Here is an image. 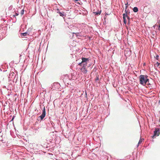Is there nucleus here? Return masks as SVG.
Returning <instances> with one entry per match:
<instances>
[{"label": "nucleus", "instance_id": "f8f14e48", "mask_svg": "<svg viewBox=\"0 0 160 160\" xmlns=\"http://www.w3.org/2000/svg\"><path fill=\"white\" fill-rule=\"evenodd\" d=\"M27 35V33L24 32L21 33V35L22 36H26Z\"/></svg>", "mask_w": 160, "mask_h": 160}, {"label": "nucleus", "instance_id": "ddd939ff", "mask_svg": "<svg viewBox=\"0 0 160 160\" xmlns=\"http://www.w3.org/2000/svg\"><path fill=\"white\" fill-rule=\"evenodd\" d=\"M143 141V139H140L138 142V144H139L141 143H142V142Z\"/></svg>", "mask_w": 160, "mask_h": 160}, {"label": "nucleus", "instance_id": "f3484780", "mask_svg": "<svg viewBox=\"0 0 160 160\" xmlns=\"http://www.w3.org/2000/svg\"><path fill=\"white\" fill-rule=\"evenodd\" d=\"M123 21H124V23H126V18L125 17H123Z\"/></svg>", "mask_w": 160, "mask_h": 160}, {"label": "nucleus", "instance_id": "a211bd4d", "mask_svg": "<svg viewBox=\"0 0 160 160\" xmlns=\"http://www.w3.org/2000/svg\"><path fill=\"white\" fill-rule=\"evenodd\" d=\"M18 13H15V15H13V16L14 17H15L16 16H18Z\"/></svg>", "mask_w": 160, "mask_h": 160}, {"label": "nucleus", "instance_id": "b1692460", "mask_svg": "<svg viewBox=\"0 0 160 160\" xmlns=\"http://www.w3.org/2000/svg\"><path fill=\"white\" fill-rule=\"evenodd\" d=\"M57 10L58 11L59 10V9H57Z\"/></svg>", "mask_w": 160, "mask_h": 160}, {"label": "nucleus", "instance_id": "1a4fd4ad", "mask_svg": "<svg viewBox=\"0 0 160 160\" xmlns=\"http://www.w3.org/2000/svg\"><path fill=\"white\" fill-rule=\"evenodd\" d=\"M58 12L59 13L60 16H61L63 17L64 15L63 14L64 12Z\"/></svg>", "mask_w": 160, "mask_h": 160}, {"label": "nucleus", "instance_id": "9d476101", "mask_svg": "<svg viewBox=\"0 0 160 160\" xmlns=\"http://www.w3.org/2000/svg\"><path fill=\"white\" fill-rule=\"evenodd\" d=\"M85 63H83L82 64V68H86V67L87 65V62H84Z\"/></svg>", "mask_w": 160, "mask_h": 160}, {"label": "nucleus", "instance_id": "4be33fe9", "mask_svg": "<svg viewBox=\"0 0 160 160\" xmlns=\"http://www.w3.org/2000/svg\"><path fill=\"white\" fill-rule=\"evenodd\" d=\"M73 0L76 2L78 1V0Z\"/></svg>", "mask_w": 160, "mask_h": 160}, {"label": "nucleus", "instance_id": "f03ea898", "mask_svg": "<svg viewBox=\"0 0 160 160\" xmlns=\"http://www.w3.org/2000/svg\"><path fill=\"white\" fill-rule=\"evenodd\" d=\"M160 134L159 129L156 128L155 131L154 132V135L152 136V138H154L156 136H158Z\"/></svg>", "mask_w": 160, "mask_h": 160}, {"label": "nucleus", "instance_id": "423d86ee", "mask_svg": "<svg viewBox=\"0 0 160 160\" xmlns=\"http://www.w3.org/2000/svg\"><path fill=\"white\" fill-rule=\"evenodd\" d=\"M46 115V113H42V115L39 117V118H40L41 120H42L45 117Z\"/></svg>", "mask_w": 160, "mask_h": 160}, {"label": "nucleus", "instance_id": "0eeeda50", "mask_svg": "<svg viewBox=\"0 0 160 160\" xmlns=\"http://www.w3.org/2000/svg\"><path fill=\"white\" fill-rule=\"evenodd\" d=\"M133 11L134 12H136L138 11V9L136 7H135L133 8Z\"/></svg>", "mask_w": 160, "mask_h": 160}, {"label": "nucleus", "instance_id": "aec40b11", "mask_svg": "<svg viewBox=\"0 0 160 160\" xmlns=\"http://www.w3.org/2000/svg\"><path fill=\"white\" fill-rule=\"evenodd\" d=\"M126 5V8H127V7H128V3L125 4Z\"/></svg>", "mask_w": 160, "mask_h": 160}, {"label": "nucleus", "instance_id": "f257e3e1", "mask_svg": "<svg viewBox=\"0 0 160 160\" xmlns=\"http://www.w3.org/2000/svg\"><path fill=\"white\" fill-rule=\"evenodd\" d=\"M148 76L147 75H140L139 77L140 83L143 85L146 84H149V79L148 78Z\"/></svg>", "mask_w": 160, "mask_h": 160}, {"label": "nucleus", "instance_id": "dca6fc26", "mask_svg": "<svg viewBox=\"0 0 160 160\" xmlns=\"http://www.w3.org/2000/svg\"><path fill=\"white\" fill-rule=\"evenodd\" d=\"M155 58L157 60H158L159 59V56L158 55H156V57H155Z\"/></svg>", "mask_w": 160, "mask_h": 160}, {"label": "nucleus", "instance_id": "39448f33", "mask_svg": "<svg viewBox=\"0 0 160 160\" xmlns=\"http://www.w3.org/2000/svg\"><path fill=\"white\" fill-rule=\"evenodd\" d=\"M125 13H124L123 14V17H124L125 18L126 17H127L128 19H129V18L128 17V11H126V10L125 11Z\"/></svg>", "mask_w": 160, "mask_h": 160}, {"label": "nucleus", "instance_id": "6e6552de", "mask_svg": "<svg viewBox=\"0 0 160 160\" xmlns=\"http://www.w3.org/2000/svg\"><path fill=\"white\" fill-rule=\"evenodd\" d=\"M95 14L98 15L100 14L101 13V11H98V12H93Z\"/></svg>", "mask_w": 160, "mask_h": 160}, {"label": "nucleus", "instance_id": "5701e85b", "mask_svg": "<svg viewBox=\"0 0 160 160\" xmlns=\"http://www.w3.org/2000/svg\"><path fill=\"white\" fill-rule=\"evenodd\" d=\"M159 28L160 29V24L159 25Z\"/></svg>", "mask_w": 160, "mask_h": 160}, {"label": "nucleus", "instance_id": "7ed1b4c3", "mask_svg": "<svg viewBox=\"0 0 160 160\" xmlns=\"http://www.w3.org/2000/svg\"><path fill=\"white\" fill-rule=\"evenodd\" d=\"M82 62L78 64V65L80 66H82V63L84 62H87L89 61V60L88 58H82Z\"/></svg>", "mask_w": 160, "mask_h": 160}, {"label": "nucleus", "instance_id": "4468645a", "mask_svg": "<svg viewBox=\"0 0 160 160\" xmlns=\"http://www.w3.org/2000/svg\"><path fill=\"white\" fill-rule=\"evenodd\" d=\"M73 34H75V35H76L77 37H78V36H80V35H79V34H80L79 32H77V33H73Z\"/></svg>", "mask_w": 160, "mask_h": 160}, {"label": "nucleus", "instance_id": "412c9836", "mask_svg": "<svg viewBox=\"0 0 160 160\" xmlns=\"http://www.w3.org/2000/svg\"><path fill=\"white\" fill-rule=\"evenodd\" d=\"M14 117H15V116H13V118H12V119L11 121H13V119H14Z\"/></svg>", "mask_w": 160, "mask_h": 160}, {"label": "nucleus", "instance_id": "9b49d317", "mask_svg": "<svg viewBox=\"0 0 160 160\" xmlns=\"http://www.w3.org/2000/svg\"><path fill=\"white\" fill-rule=\"evenodd\" d=\"M24 10L23 9L20 12V14L21 16H22L24 14Z\"/></svg>", "mask_w": 160, "mask_h": 160}, {"label": "nucleus", "instance_id": "6ab92c4d", "mask_svg": "<svg viewBox=\"0 0 160 160\" xmlns=\"http://www.w3.org/2000/svg\"><path fill=\"white\" fill-rule=\"evenodd\" d=\"M158 67L160 64V63L157 62L156 63Z\"/></svg>", "mask_w": 160, "mask_h": 160}, {"label": "nucleus", "instance_id": "20e7f679", "mask_svg": "<svg viewBox=\"0 0 160 160\" xmlns=\"http://www.w3.org/2000/svg\"><path fill=\"white\" fill-rule=\"evenodd\" d=\"M81 71L84 74H85L87 72V70L86 68H82L80 69Z\"/></svg>", "mask_w": 160, "mask_h": 160}, {"label": "nucleus", "instance_id": "2eb2a0df", "mask_svg": "<svg viewBox=\"0 0 160 160\" xmlns=\"http://www.w3.org/2000/svg\"><path fill=\"white\" fill-rule=\"evenodd\" d=\"M43 113H46L45 109V107L43 108L42 110V112Z\"/></svg>", "mask_w": 160, "mask_h": 160}]
</instances>
